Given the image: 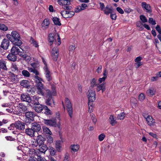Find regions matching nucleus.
<instances>
[{
  "mask_svg": "<svg viewBox=\"0 0 161 161\" xmlns=\"http://www.w3.org/2000/svg\"><path fill=\"white\" fill-rule=\"evenodd\" d=\"M6 37L15 46L19 47L22 44V42L21 40V37L20 34L16 31H13L11 34H7Z\"/></svg>",
  "mask_w": 161,
  "mask_h": 161,
  "instance_id": "nucleus-1",
  "label": "nucleus"
},
{
  "mask_svg": "<svg viewBox=\"0 0 161 161\" xmlns=\"http://www.w3.org/2000/svg\"><path fill=\"white\" fill-rule=\"evenodd\" d=\"M57 43V44L58 45H59L61 43V41L60 37L58 34H57L55 35L54 36L52 34H50L48 36V41L50 43V45L53 44L54 40Z\"/></svg>",
  "mask_w": 161,
  "mask_h": 161,
  "instance_id": "nucleus-2",
  "label": "nucleus"
},
{
  "mask_svg": "<svg viewBox=\"0 0 161 161\" xmlns=\"http://www.w3.org/2000/svg\"><path fill=\"white\" fill-rule=\"evenodd\" d=\"M71 0H58V3L60 5L64 6L63 8L64 9L69 10L71 7L69 6L70 4Z\"/></svg>",
  "mask_w": 161,
  "mask_h": 161,
  "instance_id": "nucleus-3",
  "label": "nucleus"
},
{
  "mask_svg": "<svg viewBox=\"0 0 161 161\" xmlns=\"http://www.w3.org/2000/svg\"><path fill=\"white\" fill-rule=\"evenodd\" d=\"M87 97L89 103H92L96 99L95 90H88Z\"/></svg>",
  "mask_w": 161,
  "mask_h": 161,
  "instance_id": "nucleus-4",
  "label": "nucleus"
},
{
  "mask_svg": "<svg viewBox=\"0 0 161 161\" xmlns=\"http://www.w3.org/2000/svg\"><path fill=\"white\" fill-rule=\"evenodd\" d=\"M34 109L35 111H42L44 110L45 111H50L48 107L44 105H42L38 103L35 104L34 103Z\"/></svg>",
  "mask_w": 161,
  "mask_h": 161,
  "instance_id": "nucleus-5",
  "label": "nucleus"
},
{
  "mask_svg": "<svg viewBox=\"0 0 161 161\" xmlns=\"http://www.w3.org/2000/svg\"><path fill=\"white\" fill-rule=\"evenodd\" d=\"M36 86L38 89L37 93L39 94H41L42 95H44L45 91H46L45 89L44 88L43 85L42 83V82H37Z\"/></svg>",
  "mask_w": 161,
  "mask_h": 161,
  "instance_id": "nucleus-6",
  "label": "nucleus"
},
{
  "mask_svg": "<svg viewBox=\"0 0 161 161\" xmlns=\"http://www.w3.org/2000/svg\"><path fill=\"white\" fill-rule=\"evenodd\" d=\"M25 115L26 117V121L29 123H31L34 120V113L32 111H28L25 113Z\"/></svg>",
  "mask_w": 161,
  "mask_h": 161,
  "instance_id": "nucleus-7",
  "label": "nucleus"
},
{
  "mask_svg": "<svg viewBox=\"0 0 161 161\" xmlns=\"http://www.w3.org/2000/svg\"><path fill=\"white\" fill-rule=\"evenodd\" d=\"M16 46H13L11 49L10 53L15 54V55H19V56H22V53L23 52V50L22 51H20L19 49Z\"/></svg>",
  "mask_w": 161,
  "mask_h": 161,
  "instance_id": "nucleus-8",
  "label": "nucleus"
},
{
  "mask_svg": "<svg viewBox=\"0 0 161 161\" xmlns=\"http://www.w3.org/2000/svg\"><path fill=\"white\" fill-rule=\"evenodd\" d=\"M51 55L53 60H57L58 56V47H54L51 51Z\"/></svg>",
  "mask_w": 161,
  "mask_h": 161,
  "instance_id": "nucleus-9",
  "label": "nucleus"
},
{
  "mask_svg": "<svg viewBox=\"0 0 161 161\" xmlns=\"http://www.w3.org/2000/svg\"><path fill=\"white\" fill-rule=\"evenodd\" d=\"M46 92L47 93L46 103L48 105H50L53 95L50 91L48 89H46Z\"/></svg>",
  "mask_w": 161,
  "mask_h": 161,
  "instance_id": "nucleus-10",
  "label": "nucleus"
},
{
  "mask_svg": "<svg viewBox=\"0 0 161 161\" xmlns=\"http://www.w3.org/2000/svg\"><path fill=\"white\" fill-rule=\"evenodd\" d=\"M43 69L44 70V75L46 79L48 81H50L52 80L51 73L47 68V67H44Z\"/></svg>",
  "mask_w": 161,
  "mask_h": 161,
  "instance_id": "nucleus-11",
  "label": "nucleus"
},
{
  "mask_svg": "<svg viewBox=\"0 0 161 161\" xmlns=\"http://www.w3.org/2000/svg\"><path fill=\"white\" fill-rule=\"evenodd\" d=\"M62 16L65 18L72 17L75 14V12L73 11H63L61 12Z\"/></svg>",
  "mask_w": 161,
  "mask_h": 161,
  "instance_id": "nucleus-12",
  "label": "nucleus"
},
{
  "mask_svg": "<svg viewBox=\"0 0 161 161\" xmlns=\"http://www.w3.org/2000/svg\"><path fill=\"white\" fill-rule=\"evenodd\" d=\"M15 127L19 130H23L25 128V124L19 121L15 122L14 124Z\"/></svg>",
  "mask_w": 161,
  "mask_h": 161,
  "instance_id": "nucleus-13",
  "label": "nucleus"
},
{
  "mask_svg": "<svg viewBox=\"0 0 161 161\" xmlns=\"http://www.w3.org/2000/svg\"><path fill=\"white\" fill-rule=\"evenodd\" d=\"M9 45V40L8 39H3L2 42L1 47L5 50H6L8 48Z\"/></svg>",
  "mask_w": 161,
  "mask_h": 161,
  "instance_id": "nucleus-14",
  "label": "nucleus"
},
{
  "mask_svg": "<svg viewBox=\"0 0 161 161\" xmlns=\"http://www.w3.org/2000/svg\"><path fill=\"white\" fill-rule=\"evenodd\" d=\"M39 148L37 151L39 152L40 154L41 153L45 154L46 152L48 149L47 146L45 144H43L39 145Z\"/></svg>",
  "mask_w": 161,
  "mask_h": 161,
  "instance_id": "nucleus-15",
  "label": "nucleus"
},
{
  "mask_svg": "<svg viewBox=\"0 0 161 161\" xmlns=\"http://www.w3.org/2000/svg\"><path fill=\"white\" fill-rule=\"evenodd\" d=\"M27 149L28 150V152L29 156L31 157L36 155L38 157L40 154L39 152L37 151V149L35 150L34 149H30L29 148Z\"/></svg>",
  "mask_w": 161,
  "mask_h": 161,
  "instance_id": "nucleus-16",
  "label": "nucleus"
},
{
  "mask_svg": "<svg viewBox=\"0 0 161 161\" xmlns=\"http://www.w3.org/2000/svg\"><path fill=\"white\" fill-rule=\"evenodd\" d=\"M8 78L10 81L13 83H16L19 81L18 75L13 73H10Z\"/></svg>",
  "mask_w": 161,
  "mask_h": 161,
  "instance_id": "nucleus-17",
  "label": "nucleus"
},
{
  "mask_svg": "<svg viewBox=\"0 0 161 161\" xmlns=\"http://www.w3.org/2000/svg\"><path fill=\"white\" fill-rule=\"evenodd\" d=\"M142 7L144 10H146L147 12L151 13L152 12V9L149 4H147L145 2L142 3Z\"/></svg>",
  "mask_w": 161,
  "mask_h": 161,
  "instance_id": "nucleus-18",
  "label": "nucleus"
},
{
  "mask_svg": "<svg viewBox=\"0 0 161 161\" xmlns=\"http://www.w3.org/2000/svg\"><path fill=\"white\" fill-rule=\"evenodd\" d=\"M21 100L22 101H25L30 103L31 102V99L29 95L27 94H23L21 95Z\"/></svg>",
  "mask_w": 161,
  "mask_h": 161,
  "instance_id": "nucleus-19",
  "label": "nucleus"
},
{
  "mask_svg": "<svg viewBox=\"0 0 161 161\" xmlns=\"http://www.w3.org/2000/svg\"><path fill=\"white\" fill-rule=\"evenodd\" d=\"M31 127L35 132L39 131L41 129L40 125L35 122L32 123L31 124Z\"/></svg>",
  "mask_w": 161,
  "mask_h": 161,
  "instance_id": "nucleus-20",
  "label": "nucleus"
},
{
  "mask_svg": "<svg viewBox=\"0 0 161 161\" xmlns=\"http://www.w3.org/2000/svg\"><path fill=\"white\" fill-rule=\"evenodd\" d=\"M44 123L47 125L56 126L57 124L56 119H44Z\"/></svg>",
  "mask_w": 161,
  "mask_h": 161,
  "instance_id": "nucleus-21",
  "label": "nucleus"
},
{
  "mask_svg": "<svg viewBox=\"0 0 161 161\" xmlns=\"http://www.w3.org/2000/svg\"><path fill=\"white\" fill-rule=\"evenodd\" d=\"M65 103L66 105V109L67 111H72L73 109L71 103L69 99L66 97L65 99Z\"/></svg>",
  "mask_w": 161,
  "mask_h": 161,
  "instance_id": "nucleus-22",
  "label": "nucleus"
},
{
  "mask_svg": "<svg viewBox=\"0 0 161 161\" xmlns=\"http://www.w3.org/2000/svg\"><path fill=\"white\" fill-rule=\"evenodd\" d=\"M50 25L49 20L47 18L45 19L42 24V29L44 30L47 29Z\"/></svg>",
  "mask_w": 161,
  "mask_h": 161,
  "instance_id": "nucleus-23",
  "label": "nucleus"
},
{
  "mask_svg": "<svg viewBox=\"0 0 161 161\" xmlns=\"http://www.w3.org/2000/svg\"><path fill=\"white\" fill-rule=\"evenodd\" d=\"M106 90L105 83H103L102 84H97V88H96L97 92H99L102 90V93L105 91Z\"/></svg>",
  "mask_w": 161,
  "mask_h": 161,
  "instance_id": "nucleus-24",
  "label": "nucleus"
},
{
  "mask_svg": "<svg viewBox=\"0 0 161 161\" xmlns=\"http://www.w3.org/2000/svg\"><path fill=\"white\" fill-rule=\"evenodd\" d=\"M35 133V132L34 131L31 127V128H27L25 130V134L31 137L34 136V134Z\"/></svg>",
  "mask_w": 161,
  "mask_h": 161,
  "instance_id": "nucleus-25",
  "label": "nucleus"
},
{
  "mask_svg": "<svg viewBox=\"0 0 161 161\" xmlns=\"http://www.w3.org/2000/svg\"><path fill=\"white\" fill-rule=\"evenodd\" d=\"M7 58L8 60L13 61H15L17 59V57L15 54L10 53L7 56Z\"/></svg>",
  "mask_w": 161,
  "mask_h": 161,
  "instance_id": "nucleus-26",
  "label": "nucleus"
},
{
  "mask_svg": "<svg viewBox=\"0 0 161 161\" xmlns=\"http://www.w3.org/2000/svg\"><path fill=\"white\" fill-rule=\"evenodd\" d=\"M96 81L97 80L94 78L92 80L90 83V86L89 87V90H95L94 88L96 86H97V84Z\"/></svg>",
  "mask_w": 161,
  "mask_h": 161,
  "instance_id": "nucleus-27",
  "label": "nucleus"
},
{
  "mask_svg": "<svg viewBox=\"0 0 161 161\" xmlns=\"http://www.w3.org/2000/svg\"><path fill=\"white\" fill-rule=\"evenodd\" d=\"M103 11L105 14L108 15L109 14L112 13L113 8L112 7H109V6L107 5Z\"/></svg>",
  "mask_w": 161,
  "mask_h": 161,
  "instance_id": "nucleus-28",
  "label": "nucleus"
},
{
  "mask_svg": "<svg viewBox=\"0 0 161 161\" xmlns=\"http://www.w3.org/2000/svg\"><path fill=\"white\" fill-rule=\"evenodd\" d=\"M146 120L148 125L152 126L154 125L155 121L152 116H148V118H147Z\"/></svg>",
  "mask_w": 161,
  "mask_h": 161,
  "instance_id": "nucleus-29",
  "label": "nucleus"
},
{
  "mask_svg": "<svg viewBox=\"0 0 161 161\" xmlns=\"http://www.w3.org/2000/svg\"><path fill=\"white\" fill-rule=\"evenodd\" d=\"M36 140L39 145L44 144V143L45 139L42 136L40 135L37 136Z\"/></svg>",
  "mask_w": 161,
  "mask_h": 161,
  "instance_id": "nucleus-30",
  "label": "nucleus"
},
{
  "mask_svg": "<svg viewBox=\"0 0 161 161\" xmlns=\"http://www.w3.org/2000/svg\"><path fill=\"white\" fill-rule=\"evenodd\" d=\"M20 84L21 86L24 87L28 88L30 86V82L28 80H22L20 82Z\"/></svg>",
  "mask_w": 161,
  "mask_h": 161,
  "instance_id": "nucleus-31",
  "label": "nucleus"
},
{
  "mask_svg": "<svg viewBox=\"0 0 161 161\" xmlns=\"http://www.w3.org/2000/svg\"><path fill=\"white\" fill-rule=\"evenodd\" d=\"M6 64V62L5 61L3 60L0 61V69L1 68L5 70H7L8 69Z\"/></svg>",
  "mask_w": 161,
  "mask_h": 161,
  "instance_id": "nucleus-32",
  "label": "nucleus"
},
{
  "mask_svg": "<svg viewBox=\"0 0 161 161\" xmlns=\"http://www.w3.org/2000/svg\"><path fill=\"white\" fill-rule=\"evenodd\" d=\"M109 121L113 126L115 125L117 123V122L114 119L113 115L110 116L109 119Z\"/></svg>",
  "mask_w": 161,
  "mask_h": 161,
  "instance_id": "nucleus-33",
  "label": "nucleus"
},
{
  "mask_svg": "<svg viewBox=\"0 0 161 161\" xmlns=\"http://www.w3.org/2000/svg\"><path fill=\"white\" fill-rule=\"evenodd\" d=\"M30 42L31 44H32V45L36 48H38L39 45L37 42L32 37H31L30 40Z\"/></svg>",
  "mask_w": 161,
  "mask_h": 161,
  "instance_id": "nucleus-34",
  "label": "nucleus"
},
{
  "mask_svg": "<svg viewBox=\"0 0 161 161\" xmlns=\"http://www.w3.org/2000/svg\"><path fill=\"white\" fill-rule=\"evenodd\" d=\"M70 147L71 150L74 152H77L79 150L80 148V146L78 144H73L70 146Z\"/></svg>",
  "mask_w": 161,
  "mask_h": 161,
  "instance_id": "nucleus-35",
  "label": "nucleus"
},
{
  "mask_svg": "<svg viewBox=\"0 0 161 161\" xmlns=\"http://www.w3.org/2000/svg\"><path fill=\"white\" fill-rule=\"evenodd\" d=\"M53 20L54 24L58 26H60L61 25L60 19L57 17H54L53 18Z\"/></svg>",
  "mask_w": 161,
  "mask_h": 161,
  "instance_id": "nucleus-36",
  "label": "nucleus"
},
{
  "mask_svg": "<svg viewBox=\"0 0 161 161\" xmlns=\"http://www.w3.org/2000/svg\"><path fill=\"white\" fill-rule=\"evenodd\" d=\"M31 102H30V103H31L32 104H36V103L38 102L39 98V97H38L36 96H35L33 97H31Z\"/></svg>",
  "mask_w": 161,
  "mask_h": 161,
  "instance_id": "nucleus-37",
  "label": "nucleus"
},
{
  "mask_svg": "<svg viewBox=\"0 0 161 161\" xmlns=\"http://www.w3.org/2000/svg\"><path fill=\"white\" fill-rule=\"evenodd\" d=\"M155 90L153 88H151L148 90L147 92V93L152 96L154 95L155 94Z\"/></svg>",
  "mask_w": 161,
  "mask_h": 161,
  "instance_id": "nucleus-38",
  "label": "nucleus"
},
{
  "mask_svg": "<svg viewBox=\"0 0 161 161\" xmlns=\"http://www.w3.org/2000/svg\"><path fill=\"white\" fill-rule=\"evenodd\" d=\"M11 69L13 71H18V68L16 63H13L11 66Z\"/></svg>",
  "mask_w": 161,
  "mask_h": 161,
  "instance_id": "nucleus-39",
  "label": "nucleus"
},
{
  "mask_svg": "<svg viewBox=\"0 0 161 161\" xmlns=\"http://www.w3.org/2000/svg\"><path fill=\"white\" fill-rule=\"evenodd\" d=\"M39 75V73L38 72V74H36L34 75V78L35 79L36 83L43 81L42 79L38 76Z\"/></svg>",
  "mask_w": 161,
  "mask_h": 161,
  "instance_id": "nucleus-40",
  "label": "nucleus"
},
{
  "mask_svg": "<svg viewBox=\"0 0 161 161\" xmlns=\"http://www.w3.org/2000/svg\"><path fill=\"white\" fill-rule=\"evenodd\" d=\"M42 129L43 132L44 133L46 134H48L50 135L52 134V133L50 130L47 127L44 126L42 127Z\"/></svg>",
  "mask_w": 161,
  "mask_h": 161,
  "instance_id": "nucleus-41",
  "label": "nucleus"
},
{
  "mask_svg": "<svg viewBox=\"0 0 161 161\" xmlns=\"http://www.w3.org/2000/svg\"><path fill=\"white\" fill-rule=\"evenodd\" d=\"M18 107L19 108V109L22 110V111H26L27 109V107L21 103L19 104Z\"/></svg>",
  "mask_w": 161,
  "mask_h": 161,
  "instance_id": "nucleus-42",
  "label": "nucleus"
},
{
  "mask_svg": "<svg viewBox=\"0 0 161 161\" xmlns=\"http://www.w3.org/2000/svg\"><path fill=\"white\" fill-rule=\"evenodd\" d=\"M22 56H21L22 58H24V59L27 61H29L31 59V57L29 56L26 55L23 52L22 53Z\"/></svg>",
  "mask_w": 161,
  "mask_h": 161,
  "instance_id": "nucleus-43",
  "label": "nucleus"
},
{
  "mask_svg": "<svg viewBox=\"0 0 161 161\" xmlns=\"http://www.w3.org/2000/svg\"><path fill=\"white\" fill-rule=\"evenodd\" d=\"M130 102L132 106H135L137 104V101L136 98L131 97L130 98Z\"/></svg>",
  "mask_w": 161,
  "mask_h": 161,
  "instance_id": "nucleus-44",
  "label": "nucleus"
},
{
  "mask_svg": "<svg viewBox=\"0 0 161 161\" xmlns=\"http://www.w3.org/2000/svg\"><path fill=\"white\" fill-rule=\"evenodd\" d=\"M55 147L56 150L58 151H59L61 147V142L60 141H57L55 143Z\"/></svg>",
  "mask_w": 161,
  "mask_h": 161,
  "instance_id": "nucleus-45",
  "label": "nucleus"
},
{
  "mask_svg": "<svg viewBox=\"0 0 161 161\" xmlns=\"http://www.w3.org/2000/svg\"><path fill=\"white\" fill-rule=\"evenodd\" d=\"M28 70L30 72H33L35 74V75L36 74H38V72H39L35 68L28 67Z\"/></svg>",
  "mask_w": 161,
  "mask_h": 161,
  "instance_id": "nucleus-46",
  "label": "nucleus"
},
{
  "mask_svg": "<svg viewBox=\"0 0 161 161\" xmlns=\"http://www.w3.org/2000/svg\"><path fill=\"white\" fill-rule=\"evenodd\" d=\"M48 150L50 153V154L52 156H54L56 153L55 151L54 148L51 147H50L48 148Z\"/></svg>",
  "mask_w": 161,
  "mask_h": 161,
  "instance_id": "nucleus-47",
  "label": "nucleus"
},
{
  "mask_svg": "<svg viewBox=\"0 0 161 161\" xmlns=\"http://www.w3.org/2000/svg\"><path fill=\"white\" fill-rule=\"evenodd\" d=\"M125 116V114L124 112L118 114L117 118L118 119L122 120Z\"/></svg>",
  "mask_w": 161,
  "mask_h": 161,
  "instance_id": "nucleus-48",
  "label": "nucleus"
},
{
  "mask_svg": "<svg viewBox=\"0 0 161 161\" xmlns=\"http://www.w3.org/2000/svg\"><path fill=\"white\" fill-rule=\"evenodd\" d=\"M140 18L143 23H145L147 21V19L144 15H140Z\"/></svg>",
  "mask_w": 161,
  "mask_h": 161,
  "instance_id": "nucleus-49",
  "label": "nucleus"
},
{
  "mask_svg": "<svg viewBox=\"0 0 161 161\" xmlns=\"http://www.w3.org/2000/svg\"><path fill=\"white\" fill-rule=\"evenodd\" d=\"M22 74L23 76L26 77H29L30 76V73L26 70H23L22 72Z\"/></svg>",
  "mask_w": 161,
  "mask_h": 161,
  "instance_id": "nucleus-50",
  "label": "nucleus"
},
{
  "mask_svg": "<svg viewBox=\"0 0 161 161\" xmlns=\"http://www.w3.org/2000/svg\"><path fill=\"white\" fill-rule=\"evenodd\" d=\"M8 29V27L5 25L0 24V30L3 31H6Z\"/></svg>",
  "mask_w": 161,
  "mask_h": 161,
  "instance_id": "nucleus-51",
  "label": "nucleus"
},
{
  "mask_svg": "<svg viewBox=\"0 0 161 161\" xmlns=\"http://www.w3.org/2000/svg\"><path fill=\"white\" fill-rule=\"evenodd\" d=\"M137 27H138V29L140 31H142L143 29V25L140 22H138L136 23Z\"/></svg>",
  "mask_w": 161,
  "mask_h": 161,
  "instance_id": "nucleus-52",
  "label": "nucleus"
},
{
  "mask_svg": "<svg viewBox=\"0 0 161 161\" xmlns=\"http://www.w3.org/2000/svg\"><path fill=\"white\" fill-rule=\"evenodd\" d=\"M105 137V135L104 133H102L98 137L99 140L101 142L103 141Z\"/></svg>",
  "mask_w": 161,
  "mask_h": 161,
  "instance_id": "nucleus-53",
  "label": "nucleus"
},
{
  "mask_svg": "<svg viewBox=\"0 0 161 161\" xmlns=\"http://www.w3.org/2000/svg\"><path fill=\"white\" fill-rule=\"evenodd\" d=\"M51 89H52V91H50L52 92V94L53 95H55L56 94V92L55 91V86L54 85H52L51 86Z\"/></svg>",
  "mask_w": 161,
  "mask_h": 161,
  "instance_id": "nucleus-54",
  "label": "nucleus"
},
{
  "mask_svg": "<svg viewBox=\"0 0 161 161\" xmlns=\"http://www.w3.org/2000/svg\"><path fill=\"white\" fill-rule=\"evenodd\" d=\"M145 98V96L144 94L142 93H141L138 97V99L141 101H143L144 99Z\"/></svg>",
  "mask_w": 161,
  "mask_h": 161,
  "instance_id": "nucleus-55",
  "label": "nucleus"
},
{
  "mask_svg": "<svg viewBox=\"0 0 161 161\" xmlns=\"http://www.w3.org/2000/svg\"><path fill=\"white\" fill-rule=\"evenodd\" d=\"M90 115L91 116V119L92 120V122L95 125L97 121V119L95 118V116L93 114H91Z\"/></svg>",
  "mask_w": 161,
  "mask_h": 161,
  "instance_id": "nucleus-56",
  "label": "nucleus"
},
{
  "mask_svg": "<svg viewBox=\"0 0 161 161\" xmlns=\"http://www.w3.org/2000/svg\"><path fill=\"white\" fill-rule=\"evenodd\" d=\"M148 22L153 25L156 24L155 21L152 18H150L149 19Z\"/></svg>",
  "mask_w": 161,
  "mask_h": 161,
  "instance_id": "nucleus-57",
  "label": "nucleus"
},
{
  "mask_svg": "<svg viewBox=\"0 0 161 161\" xmlns=\"http://www.w3.org/2000/svg\"><path fill=\"white\" fill-rule=\"evenodd\" d=\"M47 142L48 143L51 144L53 142V139L52 137L50 136H49L47 137Z\"/></svg>",
  "mask_w": 161,
  "mask_h": 161,
  "instance_id": "nucleus-58",
  "label": "nucleus"
},
{
  "mask_svg": "<svg viewBox=\"0 0 161 161\" xmlns=\"http://www.w3.org/2000/svg\"><path fill=\"white\" fill-rule=\"evenodd\" d=\"M37 160L38 161H47L44 158L41 157L40 154L37 157Z\"/></svg>",
  "mask_w": 161,
  "mask_h": 161,
  "instance_id": "nucleus-59",
  "label": "nucleus"
},
{
  "mask_svg": "<svg viewBox=\"0 0 161 161\" xmlns=\"http://www.w3.org/2000/svg\"><path fill=\"white\" fill-rule=\"evenodd\" d=\"M76 47L75 46L71 45L69 47V50L70 52H73V51L75 49Z\"/></svg>",
  "mask_w": 161,
  "mask_h": 161,
  "instance_id": "nucleus-60",
  "label": "nucleus"
},
{
  "mask_svg": "<svg viewBox=\"0 0 161 161\" xmlns=\"http://www.w3.org/2000/svg\"><path fill=\"white\" fill-rule=\"evenodd\" d=\"M82 10V9L81 7L80 6H79L76 8L75 10V12L76 13H79Z\"/></svg>",
  "mask_w": 161,
  "mask_h": 161,
  "instance_id": "nucleus-61",
  "label": "nucleus"
},
{
  "mask_svg": "<svg viewBox=\"0 0 161 161\" xmlns=\"http://www.w3.org/2000/svg\"><path fill=\"white\" fill-rule=\"evenodd\" d=\"M116 10L119 13L123 14L124 13V11L122 8L119 7H118L116 8Z\"/></svg>",
  "mask_w": 161,
  "mask_h": 161,
  "instance_id": "nucleus-62",
  "label": "nucleus"
},
{
  "mask_svg": "<svg viewBox=\"0 0 161 161\" xmlns=\"http://www.w3.org/2000/svg\"><path fill=\"white\" fill-rule=\"evenodd\" d=\"M69 156L68 153H66L65 155V157L63 161H69Z\"/></svg>",
  "mask_w": 161,
  "mask_h": 161,
  "instance_id": "nucleus-63",
  "label": "nucleus"
},
{
  "mask_svg": "<svg viewBox=\"0 0 161 161\" xmlns=\"http://www.w3.org/2000/svg\"><path fill=\"white\" fill-rule=\"evenodd\" d=\"M156 29L160 34H161V28L159 25H157L156 27Z\"/></svg>",
  "mask_w": 161,
  "mask_h": 161,
  "instance_id": "nucleus-64",
  "label": "nucleus"
}]
</instances>
